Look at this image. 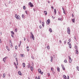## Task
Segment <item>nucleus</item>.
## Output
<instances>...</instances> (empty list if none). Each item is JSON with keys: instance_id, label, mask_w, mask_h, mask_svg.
Instances as JSON below:
<instances>
[{"instance_id": "2", "label": "nucleus", "mask_w": 79, "mask_h": 79, "mask_svg": "<svg viewBox=\"0 0 79 79\" xmlns=\"http://www.w3.org/2000/svg\"><path fill=\"white\" fill-rule=\"evenodd\" d=\"M38 71H39V73H40V74H41V75H43L44 72H42V71H41V70H40V69H38Z\"/></svg>"}, {"instance_id": "50", "label": "nucleus", "mask_w": 79, "mask_h": 79, "mask_svg": "<svg viewBox=\"0 0 79 79\" xmlns=\"http://www.w3.org/2000/svg\"><path fill=\"white\" fill-rule=\"evenodd\" d=\"M67 44L68 45H69V44H70V43L69 42H68Z\"/></svg>"}, {"instance_id": "25", "label": "nucleus", "mask_w": 79, "mask_h": 79, "mask_svg": "<svg viewBox=\"0 0 79 79\" xmlns=\"http://www.w3.org/2000/svg\"><path fill=\"white\" fill-rule=\"evenodd\" d=\"M23 67L24 68L25 66V63H23Z\"/></svg>"}, {"instance_id": "41", "label": "nucleus", "mask_w": 79, "mask_h": 79, "mask_svg": "<svg viewBox=\"0 0 79 79\" xmlns=\"http://www.w3.org/2000/svg\"><path fill=\"white\" fill-rule=\"evenodd\" d=\"M13 47V44L12 43H11V45H10V47Z\"/></svg>"}, {"instance_id": "21", "label": "nucleus", "mask_w": 79, "mask_h": 79, "mask_svg": "<svg viewBox=\"0 0 79 79\" xmlns=\"http://www.w3.org/2000/svg\"><path fill=\"white\" fill-rule=\"evenodd\" d=\"M72 21L73 23H75V19H72Z\"/></svg>"}, {"instance_id": "39", "label": "nucleus", "mask_w": 79, "mask_h": 79, "mask_svg": "<svg viewBox=\"0 0 79 79\" xmlns=\"http://www.w3.org/2000/svg\"><path fill=\"white\" fill-rule=\"evenodd\" d=\"M64 63H67V60H64Z\"/></svg>"}, {"instance_id": "8", "label": "nucleus", "mask_w": 79, "mask_h": 79, "mask_svg": "<svg viewBox=\"0 0 79 79\" xmlns=\"http://www.w3.org/2000/svg\"><path fill=\"white\" fill-rule=\"evenodd\" d=\"M51 58V60L50 61L51 62H52V61L53 60V57L52 56H51L50 57Z\"/></svg>"}, {"instance_id": "45", "label": "nucleus", "mask_w": 79, "mask_h": 79, "mask_svg": "<svg viewBox=\"0 0 79 79\" xmlns=\"http://www.w3.org/2000/svg\"><path fill=\"white\" fill-rule=\"evenodd\" d=\"M64 42V44H66V41H65Z\"/></svg>"}, {"instance_id": "17", "label": "nucleus", "mask_w": 79, "mask_h": 79, "mask_svg": "<svg viewBox=\"0 0 79 79\" xmlns=\"http://www.w3.org/2000/svg\"><path fill=\"white\" fill-rule=\"evenodd\" d=\"M49 31H50V32H52V29L50 28L49 29Z\"/></svg>"}, {"instance_id": "27", "label": "nucleus", "mask_w": 79, "mask_h": 79, "mask_svg": "<svg viewBox=\"0 0 79 79\" xmlns=\"http://www.w3.org/2000/svg\"><path fill=\"white\" fill-rule=\"evenodd\" d=\"M46 47L47 49H48V50H49V49H50V46H48Z\"/></svg>"}, {"instance_id": "29", "label": "nucleus", "mask_w": 79, "mask_h": 79, "mask_svg": "<svg viewBox=\"0 0 79 79\" xmlns=\"http://www.w3.org/2000/svg\"><path fill=\"white\" fill-rule=\"evenodd\" d=\"M51 70L52 71H53V67H52L51 68Z\"/></svg>"}, {"instance_id": "11", "label": "nucleus", "mask_w": 79, "mask_h": 79, "mask_svg": "<svg viewBox=\"0 0 79 79\" xmlns=\"http://www.w3.org/2000/svg\"><path fill=\"white\" fill-rule=\"evenodd\" d=\"M57 71H58V72H60V68H59L58 67L57 68Z\"/></svg>"}, {"instance_id": "62", "label": "nucleus", "mask_w": 79, "mask_h": 79, "mask_svg": "<svg viewBox=\"0 0 79 79\" xmlns=\"http://www.w3.org/2000/svg\"><path fill=\"white\" fill-rule=\"evenodd\" d=\"M59 42H60V43H61V40H59Z\"/></svg>"}, {"instance_id": "56", "label": "nucleus", "mask_w": 79, "mask_h": 79, "mask_svg": "<svg viewBox=\"0 0 79 79\" xmlns=\"http://www.w3.org/2000/svg\"><path fill=\"white\" fill-rule=\"evenodd\" d=\"M25 13L27 15V10L25 11Z\"/></svg>"}, {"instance_id": "52", "label": "nucleus", "mask_w": 79, "mask_h": 79, "mask_svg": "<svg viewBox=\"0 0 79 79\" xmlns=\"http://www.w3.org/2000/svg\"><path fill=\"white\" fill-rule=\"evenodd\" d=\"M74 39H75L76 40H76V36H74Z\"/></svg>"}, {"instance_id": "19", "label": "nucleus", "mask_w": 79, "mask_h": 79, "mask_svg": "<svg viewBox=\"0 0 79 79\" xmlns=\"http://www.w3.org/2000/svg\"><path fill=\"white\" fill-rule=\"evenodd\" d=\"M30 68L31 71H33V69H33V68L31 66Z\"/></svg>"}, {"instance_id": "5", "label": "nucleus", "mask_w": 79, "mask_h": 79, "mask_svg": "<svg viewBox=\"0 0 79 79\" xmlns=\"http://www.w3.org/2000/svg\"><path fill=\"white\" fill-rule=\"evenodd\" d=\"M61 66L62 68V69L64 70H65V68H64V65H63V64H61Z\"/></svg>"}, {"instance_id": "9", "label": "nucleus", "mask_w": 79, "mask_h": 79, "mask_svg": "<svg viewBox=\"0 0 79 79\" xmlns=\"http://www.w3.org/2000/svg\"><path fill=\"white\" fill-rule=\"evenodd\" d=\"M18 74L19 75H20V76L22 75V73H21V72L20 71H19L18 72Z\"/></svg>"}, {"instance_id": "31", "label": "nucleus", "mask_w": 79, "mask_h": 79, "mask_svg": "<svg viewBox=\"0 0 79 79\" xmlns=\"http://www.w3.org/2000/svg\"><path fill=\"white\" fill-rule=\"evenodd\" d=\"M20 56L21 57H24V55L23 54H20Z\"/></svg>"}, {"instance_id": "4", "label": "nucleus", "mask_w": 79, "mask_h": 79, "mask_svg": "<svg viewBox=\"0 0 79 79\" xmlns=\"http://www.w3.org/2000/svg\"><path fill=\"white\" fill-rule=\"evenodd\" d=\"M31 37L33 40H34V35H33V34H32V32H31Z\"/></svg>"}, {"instance_id": "35", "label": "nucleus", "mask_w": 79, "mask_h": 79, "mask_svg": "<svg viewBox=\"0 0 79 79\" xmlns=\"http://www.w3.org/2000/svg\"><path fill=\"white\" fill-rule=\"evenodd\" d=\"M22 18H24V14H23L22 15Z\"/></svg>"}, {"instance_id": "32", "label": "nucleus", "mask_w": 79, "mask_h": 79, "mask_svg": "<svg viewBox=\"0 0 79 79\" xmlns=\"http://www.w3.org/2000/svg\"><path fill=\"white\" fill-rule=\"evenodd\" d=\"M11 34H12L13 35H14L15 34V33H14V32H13V31H11Z\"/></svg>"}, {"instance_id": "60", "label": "nucleus", "mask_w": 79, "mask_h": 79, "mask_svg": "<svg viewBox=\"0 0 79 79\" xmlns=\"http://www.w3.org/2000/svg\"><path fill=\"white\" fill-rule=\"evenodd\" d=\"M69 76H67V79H69Z\"/></svg>"}, {"instance_id": "55", "label": "nucleus", "mask_w": 79, "mask_h": 79, "mask_svg": "<svg viewBox=\"0 0 79 79\" xmlns=\"http://www.w3.org/2000/svg\"><path fill=\"white\" fill-rule=\"evenodd\" d=\"M69 42H71V40H70V39H69Z\"/></svg>"}, {"instance_id": "63", "label": "nucleus", "mask_w": 79, "mask_h": 79, "mask_svg": "<svg viewBox=\"0 0 79 79\" xmlns=\"http://www.w3.org/2000/svg\"><path fill=\"white\" fill-rule=\"evenodd\" d=\"M24 41H25V40H26V38H24Z\"/></svg>"}, {"instance_id": "14", "label": "nucleus", "mask_w": 79, "mask_h": 79, "mask_svg": "<svg viewBox=\"0 0 79 79\" xmlns=\"http://www.w3.org/2000/svg\"><path fill=\"white\" fill-rule=\"evenodd\" d=\"M75 49H76V50H78V49H77V45H76L75 46Z\"/></svg>"}, {"instance_id": "1", "label": "nucleus", "mask_w": 79, "mask_h": 79, "mask_svg": "<svg viewBox=\"0 0 79 79\" xmlns=\"http://www.w3.org/2000/svg\"><path fill=\"white\" fill-rule=\"evenodd\" d=\"M15 17L17 19H20V17L19 16V15H17L15 14Z\"/></svg>"}, {"instance_id": "33", "label": "nucleus", "mask_w": 79, "mask_h": 79, "mask_svg": "<svg viewBox=\"0 0 79 79\" xmlns=\"http://www.w3.org/2000/svg\"><path fill=\"white\" fill-rule=\"evenodd\" d=\"M77 69L78 70V71H79V66H77Z\"/></svg>"}, {"instance_id": "46", "label": "nucleus", "mask_w": 79, "mask_h": 79, "mask_svg": "<svg viewBox=\"0 0 79 79\" xmlns=\"http://www.w3.org/2000/svg\"><path fill=\"white\" fill-rule=\"evenodd\" d=\"M63 13H64V14H65V15H66V13H65V11L63 10Z\"/></svg>"}, {"instance_id": "22", "label": "nucleus", "mask_w": 79, "mask_h": 79, "mask_svg": "<svg viewBox=\"0 0 79 79\" xmlns=\"http://www.w3.org/2000/svg\"><path fill=\"white\" fill-rule=\"evenodd\" d=\"M42 26L43 27H44V22H42Z\"/></svg>"}, {"instance_id": "58", "label": "nucleus", "mask_w": 79, "mask_h": 79, "mask_svg": "<svg viewBox=\"0 0 79 79\" xmlns=\"http://www.w3.org/2000/svg\"><path fill=\"white\" fill-rule=\"evenodd\" d=\"M9 42L10 43H11V44H12V43L11 42V40H10Z\"/></svg>"}, {"instance_id": "7", "label": "nucleus", "mask_w": 79, "mask_h": 79, "mask_svg": "<svg viewBox=\"0 0 79 79\" xmlns=\"http://www.w3.org/2000/svg\"><path fill=\"white\" fill-rule=\"evenodd\" d=\"M68 58L69 59V63H71L72 62V60H71V58L70 57V56H68Z\"/></svg>"}, {"instance_id": "64", "label": "nucleus", "mask_w": 79, "mask_h": 79, "mask_svg": "<svg viewBox=\"0 0 79 79\" xmlns=\"http://www.w3.org/2000/svg\"><path fill=\"white\" fill-rule=\"evenodd\" d=\"M48 3H50V2L49 1H48Z\"/></svg>"}, {"instance_id": "53", "label": "nucleus", "mask_w": 79, "mask_h": 79, "mask_svg": "<svg viewBox=\"0 0 79 79\" xmlns=\"http://www.w3.org/2000/svg\"><path fill=\"white\" fill-rule=\"evenodd\" d=\"M48 76H50V73H48Z\"/></svg>"}, {"instance_id": "30", "label": "nucleus", "mask_w": 79, "mask_h": 79, "mask_svg": "<svg viewBox=\"0 0 79 79\" xmlns=\"http://www.w3.org/2000/svg\"><path fill=\"white\" fill-rule=\"evenodd\" d=\"M20 44L19 45V47H20V45H21V42L20 41Z\"/></svg>"}, {"instance_id": "59", "label": "nucleus", "mask_w": 79, "mask_h": 79, "mask_svg": "<svg viewBox=\"0 0 79 79\" xmlns=\"http://www.w3.org/2000/svg\"><path fill=\"white\" fill-rule=\"evenodd\" d=\"M33 10L34 12L35 11V9H34V8L33 9Z\"/></svg>"}, {"instance_id": "48", "label": "nucleus", "mask_w": 79, "mask_h": 79, "mask_svg": "<svg viewBox=\"0 0 79 79\" xmlns=\"http://www.w3.org/2000/svg\"><path fill=\"white\" fill-rule=\"evenodd\" d=\"M58 19V20H60V21H61V19H60V18H59Z\"/></svg>"}, {"instance_id": "38", "label": "nucleus", "mask_w": 79, "mask_h": 79, "mask_svg": "<svg viewBox=\"0 0 79 79\" xmlns=\"http://www.w3.org/2000/svg\"><path fill=\"white\" fill-rule=\"evenodd\" d=\"M23 9L24 10H25V9H26V6H23Z\"/></svg>"}, {"instance_id": "40", "label": "nucleus", "mask_w": 79, "mask_h": 79, "mask_svg": "<svg viewBox=\"0 0 79 79\" xmlns=\"http://www.w3.org/2000/svg\"><path fill=\"white\" fill-rule=\"evenodd\" d=\"M31 58L33 60H34V57L33 56H31Z\"/></svg>"}, {"instance_id": "34", "label": "nucleus", "mask_w": 79, "mask_h": 79, "mask_svg": "<svg viewBox=\"0 0 79 79\" xmlns=\"http://www.w3.org/2000/svg\"><path fill=\"white\" fill-rule=\"evenodd\" d=\"M17 30L18 29H17V28H15V32H17Z\"/></svg>"}, {"instance_id": "18", "label": "nucleus", "mask_w": 79, "mask_h": 79, "mask_svg": "<svg viewBox=\"0 0 79 79\" xmlns=\"http://www.w3.org/2000/svg\"><path fill=\"white\" fill-rule=\"evenodd\" d=\"M54 12L55 13V14H56V9H55L54 10Z\"/></svg>"}, {"instance_id": "42", "label": "nucleus", "mask_w": 79, "mask_h": 79, "mask_svg": "<svg viewBox=\"0 0 79 79\" xmlns=\"http://www.w3.org/2000/svg\"><path fill=\"white\" fill-rule=\"evenodd\" d=\"M67 29H68V31H70V28H69V27H68L67 28Z\"/></svg>"}, {"instance_id": "23", "label": "nucleus", "mask_w": 79, "mask_h": 79, "mask_svg": "<svg viewBox=\"0 0 79 79\" xmlns=\"http://www.w3.org/2000/svg\"><path fill=\"white\" fill-rule=\"evenodd\" d=\"M16 54H15L14 55V58H16Z\"/></svg>"}, {"instance_id": "44", "label": "nucleus", "mask_w": 79, "mask_h": 79, "mask_svg": "<svg viewBox=\"0 0 79 79\" xmlns=\"http://www.w3.org/2000/svg\"><path fill=\"white\" fill-rule=\"evenodd\" d=\"M2 43V40H1V38H0V44Z\"/></svg>"}, {"instance_id": "47", "label": "nucleus", "mask_w": 79, "mask_h": 79, "mask_svg": "<svg viewBox=\"0 0 79 79\" xmlns=\"http://www.w3.org/2000/svg\"><path fill=\"white\" fill-rule=\"evenodd\" d=\"M39 27H40V29H41V28H42V26L40 25V26H39Z\"/></svg>"}, {"instance_id": "10", "label": "nucleus", "mask_w": 79, "mask_h": 79, "mask_svg": "<svg viewBox=\"0 0 79 79\" xmlns=\"http://www.w3.org/2000/svg\"><path fill=\"white\" fill-rule=\"evenodd\" d=\"M30 67H31L30 64L28 63V65L27 66V68H30Z\"/></svg>"}, {"instance_id": "16", "label": "nucleus", "mask_w": 79, "mask_h": 79, "mask_svg": "<svg viewBox=\"0 0 79 79\" xmlns=\"http://www.w3.org/2000/svg\"><path fill=\"white\" fill-rule=\"evenodd\" d=\"M27 51H29V46H27Z\"/></svg>"}, {"instance_id": "43", "label": "nucleus", "mask_w": 79, "mask_h": 79, "mask_svg": "<svg viewBox=\"0 0 79 79\" xmlns=\"http://www.w3.org/2000/svg\"><path fill=\"white\" fill-rule=\"evenodd\" d=\"M11 36L12 37H13V38H14V36H13V34L11 35Z\"/></svg>"}, {"instance_id": "49", "label": "nucleus", "mask_w": 79, "mask_h": 79, "mask_svg": "<svg viewBox=\"0 0 79 79\" xmlns=\"http://www.w3.org/2000/svg\"><path fill=\"white\" fill-rule=\"evenodd\" d=\"M15 59L16 60V61L17 62H18V58H16Z\"/></svg>"}, {"instance_id": "61", "label": "nucleus", "mask_w": 79, "mask_h": 79, "mask_svg": "<svg viewBox=\"0 0 79 79\" xmlns=\"http://www.w3.org/2000/svg\"><path fill=\"white\" fill-rule=\"evenodd\" d=\"M62 10H63V11L64 10V8L63 7H62Z\"/></svg>"}, {"instance_id": "20", "label": "nucleus", "mask_w": 79, "mask_h": 79, "mask_svg": "<svg viewBox=\"0 0 79 79\" xmlns=\"http://www.w3.org/2000/svg\"><path fill=\"white\" fill-rule=\"evenodd\" d=\"M69 48H71V44H69Z\"/></svg>"}, {"instance_id": "12", "label": "nucleus", "mask_w": 79, "mask_h": 79, "mask_svg": "<svg viewBox=\"0 0 79 79\" xmlns=\"http://www.w3.org/2000/svg\"><path fill=\"white\" fill-rule=\"evenodd\" d=\"M75 51L76 54H79V52H78V50H76Z\"/></svg>"}, {"instance_id": "15", "label": "nucleus", "mask_w": 79, "mask_h": 79, "mask_svg": "<svg viewBox=\"0 0 79 79\" xmlns=\"http://www.w3.org/2000/svg\"><path fill=\"white\" fill-rule=\"evenodd\" d=\"M44 13L45 15H47V11H44Z\"/></svg>"}, {"instance_id": "6", "label": "nucleus", "mask_w": 79, "mask_h": 79, "mask_svg": "<svg viewBox=\"0 0 79 79\" xmlns=\"http://www.w3.org/2000/svg\"><path fill=\"white\" fill-rule=\"evenodd\" d=\"M47 24H49V23H50V19H48L47 20Z\"/></svg>"}, {"instance_id": "51", "label": "nucleus", "mask_w": 79, "mask_h": 79, "mask_svg": "<svg viewBox=\"0 0 79 79\" xmlns=\"http://www.w3.org/2000/svg\"><path fill=\"white\" fill-rule=\"evenodd\" d=\"M51 8H52L53 10V9H54V8H53V6H51Z\"/></svg>"}, {"instance_id": "26", "label": "nucleus", "mask_w": 79, "mask_h": 79, "mask_svg": "<svg viewBox=\"0 0 79 79\" xmlns=\"http://www.w3.org/2000/svg\"><path fill=\"white\" fill-rule=\"evenodd\" d=\"M3 61L5 63V60H6V59H5V58H3Z\"/></svg>"}, {"instance_id": "3", "label": "nucleus", "mask_w": 79, "mask_h": 79, "mask_svg": "<svg viewBox=\"0 0 79 79\" xmlns=\"http://www.w3.org/2000/svg\"><path fill=\"white\" fill-rule=\"evenodd\" d=\"M29 5H30V7H33V6H34V5H33V4L31 2H29Z\"/></svg>"}, {"instance_id": "28", "label": "nucleus", "mask_w": 79, "mask_h": 79, "mask_svg": "<svg viewBox=\"0 0 79 79\" xmlns=\"http://www.w3.org/2000/svg\"><path fill=\"white\" fill-rule=\"evenodd\" d=\"M6 48L8 51H10V49H9V48H8V46H6Z\"/></svg>"}, {"instance_id": "57", "label": "nucleus", "mask_w": 79, "mask_h": 79, "mask_svg": "<svg viewBox=\"0 0 79 79\" xmlns=\"http://www.w3.org/2000/svg\"><path fill=\"white\" fill-rule=\"evenodd\" d=\"M15 68L16 69H17L18 68V67H17V65H16V66H15Z\"/></svg>"}, {"instance_id": "54", "label": "nucleus", "mask_w": 79, "mask_h": 79, "mask_svg": "<svg viewBox=\"0 0 79 79\" xmlns=\"http://www.w3.org/2000/svg\"><path fill=\"white\" fill-rule=\"evenodd\" d=\"M14 64L15 65V66H16V63H15V62H14Z\"/></svg>"}, {"instance_id": "13", "label": "nucleus", "mask_w": 79, "mask_h": 79, "mask_svg": "<svg viewBox=\"0 0 79 79\" xmlns=\"http://www.w3.org/2000/svg\"><path fill=\"white\" fill-rule=\"evenodd\" d=\"M63 77L64 79H66L67 78H66V75H64L63 76Z\"/></svg>"}, {"instance_id": "24", "label": "nucleus", "mask_w": 79, "mask_h": 79, "mask_svg": "<svg viewBox=\"0 0 79 79\" xmlns=\"http://www.w3.org/2000/svg\"><path fill=\"white\" fill-rule=\"evenodd\" d=\"M67 32H68V33L69 34H70V30H68L67 31Z\"/></svg>"}, {"instance_id": "37", "label": "nucleus", "mask_w": 79, "mask_h": 79, "mask_svg": "<svg viewBox=\"0 0 79 79\" xmlns=\"http://www.w3.org/2000/svg\"><path fill=\"white\" fill-rule=\"evenodd\" d=\"M5 77V74L4 73L3 74V77L4 78Z\"/></svg>"}, {"instance_id": "36", "label": "nucleus", "mask_w": 79, "mask_h": 79, "mask_svg": "<svg viewBox=\"0 0 79 79\" xmlns=\"http://www.w3.org/2000/svg\"><path fill=\"white\" fill-rule=\"evenodd\" d=\"M15 48L16 50H17V48H18V47H17V46H15Z\"/></svg>"}]
</instances>
